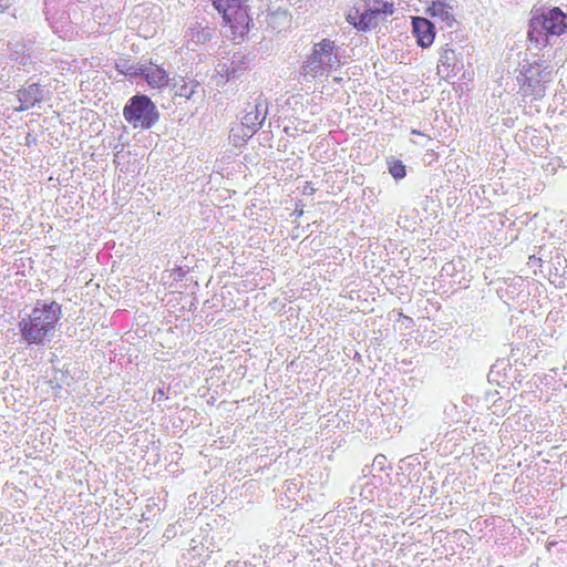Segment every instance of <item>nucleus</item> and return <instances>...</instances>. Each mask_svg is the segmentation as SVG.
I'll return each instance as SVG.
<instances>
[{
  "instance_id": "obj_1",
  "label": "nucleus",
  "mask_w": 567,
  "mask_h": 567,
  "mask_svg": "<svg viewBox=\"0 0 567 567\" xmlns=\"http://www.w3.org/2000/svg\"><path fill=\"white\" fill-rule=\"evenodd\" d=\"M527 25L529 48L538 51L567 35V11L555 6H534Z\"/></svg>"
},
{
  "instance_id": "obj_2",
  "label": "nucleus",
  "mask_w": 567,
  "mask_h": 567,
  "mask_svg": "<svg viewBox=\"0 0 567 567\" xmlns=\"http://www.w3.org/2000/svg\"><path fill=\"white\" fill-rule=\"evenodd\" d=\"M61 318L62 309L58 302H38L19 322L22 339L28 344H44L56 331Z\"/></svg>"
},
{
  "instance_id": "obj_3",
  "label": "nucleus",
  "mask_w": 567,
  "mask_h": 567,
  "mask_svg": "<svg viewBox=\"0 0 567 567\" xmlns=\"http://www.w3.org/2000/svg\"><path fill=\"white\" fill-rule=\"evenodd\" d=\"M340 47L328 38L313 43L311 53L301 65V74L305 76H328L329 72L339 69L341 61Z\"/></svg>"
},
{
  "instance_id": "obj_4",
  "label": "nucleus",
  "mask_w": 567,
  "mask_h": 567,
  "mask_svg": "<svg viewBox=\"0 0 567 567\" xmlns=\"http://www.w3.org/2000/svg\"><path fill=\"white\" fill-rule=\"evenodd\" d=\"M516 80L524 96L540 100L545 96L547 83L553 81V68L544 60L533 63L525 61Z\"/></svg>"
},
{
  "instance_id": "obj_5",
  "label": "nucleus",
  "mask_w": 567,
  "mask_h": 567,
  "mask_svg": "<svg viewBox=\"0 0 567 567\" xmlns=\"http://www.w3.org/2000/svg\"><path fill=\"white\" fill-rule=\"evenodd\" d=\"M213 8L223 18V22L231 31L234 39H244L254 27L249 14V6L243 0H212Z\"/></svg>"
},
{
  "instance_id": "obj_6",
  "label": "nucleus",
  "mask_w": 567,
  "mask_h": 567,
  "mask_svg": "<svg viewBox=\"0 0 567 567\" xmlns=\"http://www.w3.org/2000/svg\"><path fill=\"white\" fill-rule=\"evenodd\" d=\"M123 117L133 128L148 131L159 121L161 113L148 95L137 92L126 101Z\"/></svg>"
},
{
  "instance_id": "obj_7",
  "label": "nucleus",
  "mask_w": 567,
  "mask_h": 567,
  "mask_svg": "<svg viewBox=\"0 0 567 567\" xmlns=\"http://www.w3.org/2000/svg\"><path fill=\"white\" fill-rule=\"evenodd\" d=\"M349 14V20L359 31H369L378 27L394 13V2L391 0H360Z\"/></svg>"
},
{
  "instance_id": "obj_8",
  "label": "nucleus",
  "mask_w": 567,
  "mask_h": 567,
  "mask_svg": "<svg viewBox=\"0 0 567 567\" xmlns=\"http://www.w3.org/2000/svg\"><path fill=\"white\" fill-rule=\"evenodd\" d=\"M140 78L152 89H164L171 85L168 72L152 59H143V66L140 69Z\"/></svg>"
},
{
  "instance_id": "obj_9",
  "label": "nucleus",
  "mask_w": 567,
  "mask_h": 567,
  "mask_svg": "<svg viewBox=\"0 0 567 567\" xmlns=\"http://www.w3.org/2000/svg\"><path fill=\"white\" fill-rule=\"evenodd\" d=\"M425 3V13L431 18L440 19L447 28L456 23L454 10L458 7L457 0H429Z\"/></svg>"
},
{
  "instance_id": "obj_10",
  "label": "nucleus",
  "mask_w": 567,
  "mask_h": 567,
  "mask_svg": "<svg viewBox=\"0 0 567 567\" xmlns=\"http://www.w3.org/2000/svg\"><path fill=\"white\" fill-rule=\"evenodd\" d=\"M411 32L420 48L426 49L433 44L436 37V28L431 20L420 16L411 17Z\"/></svg>"
},
{
  "instance_id": "obj_11",
  "label": "nucleus",
  "mask_w": 567,
  "mask_h": 567,
  "mask_svg": "<svg viewBox=\"0 0 567 567\" xmlns=\"http://www.w3.org/2000/svg\"><path fill=\"white\" fill-rule=\"evenodd\" d=\"M171 89L174 92V97H184L187 101H202L205 96V90L203 85L195 79L181 80L173 79Z\"/></svg>"
},
{
  "instance_id": "obj_12",
  "label": "nucleus",
  "mask_w": 567,
  "mask_h": 567,
  "mask_svg": "<svg viewBox=\"0 0 567 567\" xmlns=\"http://www.w3.org/2000/svg\"><path fill=\"white\" fill-rule=\"evenodd\" d=\"M268 114V102L262 94H259L255 100L254 109L245 114L243 117V125L246 126L251 133L257 132L265 123Z\"/></svg>"
},
{
  "instance_id": "obj_13",
  "label": "nucleus",
  "mask_w": 567,
  "mask_h": 567,
  "mask_svg": "<svg viewBox=\"0 0 567 567\" xmlns=\"http://www.w3.org/2000/svg\"><path fill=\"white\" fill-rule=\"evenodd\" d=\"M20 106L16 107L17 112L28 111L43 100V89L39 83H32L27 87L19 89L16 94Z\"/></svg>"
},
{
  "instance_id": "obj_14",
  "label": "nucleus",
  "mask_w": 567,
  "mask_h": 567,
  "mask_svg": "<svg viewBox=\"0 0 567 567\" xmlns=\"http://www.w3.org/2000/svg\"><path fill=\"white\" fill-rule=\"evenodd\" d=\"M255 54L247 50H239L231 54L228 59L231 76L240 79L248 71L255 60Z\"/></svg>"
},
{
  "instance_id": "obj_15",
  "label": "nucleus",
  "mask_w": 567,
  "mask_h": 567,
  "mask_svg": "<svg viewBox=\"0 0 567 567\" xmlns=\"http://www.w3.org/2000/svg\"><path fill=\"white\" fill-rule=\"evenodd\" d=\"M439 62V66H443L447 72V75H456L464 68L461 53H456L454 49L449 47V44L442 49Z\"/></svg>"
},
{
  "instance_id": "obj_16",
  "label": "nucleus",
  "mask_w": 567,
  "mask_h": 567,
  "mask_svg": "<svg viewBox=\"0 0 567 567\" xmlns=\"http://www.w3.org/2000/svg\"><path fill=\"white\" fill-rule=\"evenodd\" d=\"M216 33L215 28L209 25H202L199 22H195L193 25L188 28L187 37L189 41L196 44H204L209 42Z\"/></svg>"
},
{
  "instance_id": "obj_17",
  "label": "nucleus",
  "mask_w": 567,
  "mask_h": 567,
  "mask_svg": "<svg viewBox=\"0 0 567 567\" xmlns=\"http://www.w3.org/2000/svg\"><path fill=\"white\" fill-rule=\"evenodd\" d=\"M143 66V59L132 62L130 59H120L115 62V70L123 74L130 82L138 80L140 69Z\"/></svg>"
},
{
  "instance_id": "obj_18",
  "label": "nucleus",
  "mask_w": 567,
  "mask_h": 567,
  "mask_svg": "<svg viewBox=\"0 0 567 567\" xmlns=\"http://www.w3.org/2000/svg\"><path fill=\"white\" fill-rule=\"evenodd\" d=\"M386 166L390 175L398 182L406 176V166L403 162L394 156L386 158Z\"/></svg>"
},
{
  "instance_id": "obj_19",
  "label": "nucleus",
  "mask_w": 567,
  "mask_h": 567,
  "mask_svg": "<svg viewBox=\"0 0 567 567\" xmlns=\"http://www.w3.org/2000/svg\"><path fill=\"white\" fill-rule=\"evenodd\" d=\"M216 71L221 78H225V82L237 80L236 76H231L230 65L228 62H219L216 66Z\"/></svg>"
},
{
  "instance_id": "obj_20",
  "label": "nucleus",
  "mask_w": 567,
  "mask_h": 567,
  "mask_svg": "<svg viewBox=\"0 0 567 567\" xmlns=\"http://www.w3.org/2000/svg\"><path fill=\"white\" fill-rule=\"evenodd\" d=\"M308 190H309L310 193H312L315 189H313V187H311V186H309V185H308V186H306V188H305V193H307Z\"/></svg>"
},
{
  "instance_id": "obj_21",
  "label": "nucleus",
  "mask_w": 567,
  "mask_h": 567,
  "mask_svg": "<svg viewBox=\"0 0 567 567\" xmlns=\"http://www.w3.org/2000/svg\"><path fill=\"white\" fill-rule=\"evenodd\" d=\"M293 213L302 214V213H303V210H302V209H298V208H296Z\"/></svg>"
},
{
  "instance_id": "obj_22",
  "label": "nucleus",
  "mask_w": 567,
  "mask_h": 567,
  "mask_svg": "<svg viewBox=\"0 0 567 567\" xmlns=\"http://www.w3.org/2000/svg\"><path fill=\"white\" fill-rule=\"evenodd\" d=\"M164 395V391L163 390H158V396H162Z\"/></svg>"
},
{
  "instance_id": "obj_23",
  "label": "nucleus",
  "mask_w": 567,
  "mask_h": 567,
  "mask_svg": "<svg viewBox=\"0 0 567 567\" xmlns=\"http://www.w3.org/2000/svg\"><path fill=\"white\" fill-rule=\"evenodd\" d=\"M164 395V391L163 390H158V396H162Z\"/></svg>"
},
{
  "instance_id": "obj_24",
  "label": "nucleus",
  "mask_w": 567,
  "mask_h": 567,
  "mask_svg": "<svg viewBox=\"0 0 567 567\" xmlns=\"http://www.w3.org/2000/svg\"><path fill=\"white\" fill-rule=\"evenodd\" d=\"M412 133L413 134H421L419 131H415V130H413Z\"/></svg>"
}]
</instances>
